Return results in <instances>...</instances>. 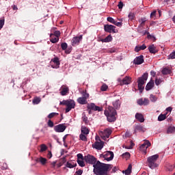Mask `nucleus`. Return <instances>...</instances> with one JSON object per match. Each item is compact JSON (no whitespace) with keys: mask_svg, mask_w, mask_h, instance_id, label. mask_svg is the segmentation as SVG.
<instances>
[{"mask_svg":"<svg viewBox=\"0 0 175 175\" xmlns=\"http://www.w3.org/2000/svg\"><path fill=\"white\" fill-rule=\"evenodd\" d=\"M77 160H85V157H83L82 154L79 153L77 154Z\"/></svg>","mask_w":175,"mask_h":175,"instance_id":"nucleus-54","label":"nucleus"},{"mask_svg":"<svg viewBox=\"0 0 175 175\" xmlns=\"http://www.w3.org/2000/svg\"><path fill=\"white\" fill-rule=\"evenodd\" d=\"M157 11L154 10L151 14H150V18H153V17L156 16Z\"/></svg>","mask_w":175,"mask_h":175,"instance_id":"nucleus-60","label":"nucleus"},{"mask_svg":"<svg viewBox=\"0 0 175 175\" xmlns=\"http://www.w3.org/2000/svg\"><path fill=\"white\" fill-rule=\"evenodd\" d=\"M157 99L158 98L155 95H154V94H150V100L151 102L155 103L157 100Z\"/></svg>","mask_w":175,"mask_h":175,"instance_id":"nucleus-39","label":"nucleus"},{"mask_svg":"<svg viewBox=\"0 0 175 175\" xmlns=\"http://www.w3.org/2000/svg\"><path fill=\"white\" fill-rule=\"evenodd\" d=\"M77 102L80 104V105H86L88 103L87 99L84 98L83 97H79L77 99Z\"/></svg>","mask_w":175,"mask_h":175,"instance_id":"nucleus-29","label":"nucleus"},{"mask_svg":"<svg viewBox=\"0 0 175 175\" xmlns=\"http://www.w3.org/2000/svg\"><path fill=\"white\" fill-rule=\"evenodd\" d=\"M83 40V36L79 37H73L71 40V44L72 46H75L79 44V42Z\"/></svg>","mask_w":175,"mask_h":175,"instance_id":"nucleus-13","label":"nucleus"},{"mask_svg":"<svg viewBox=\"0 0 175 175\" xmlns=\"http://www.w3.org/2000/svg\"><path fill=\"white\" fill-rule=\"evenodd\" d=\"M53 35L55 37L59 38L61 36V32L60 31H55Z\"/></svg>","mask_w":175,"mask_h":175,"instance_id":"nucleus-52","label":"nucleus"},{"mask_svg":"<svg viewBox=\"0 0 175 175\" xmlns=\"http://www.w3.org/2000/svg\"><path fill=\"white\" fill-rule=\"evenodd\" d=\"M148 72L144 73L141 77H139L137 79L138 83V89L140 91H143L144 89V85L145 84L146 81L148 79Z\"/></svg>","mask_w":175,"mask_h":175,"instance_id":"nucleus-4","label":"nucleus"},{"mask_svg":"<svg viewBox=\"0 0 175 175\" xmlns=\"http://www.w3.org/2000/svg\"><path fill=\"white\" fill-rule=\"evenodd\" d=\"M135 118L137 120L139 121L140 122H144V116L142 113H136L135 114Z\"/></svg>","mask_w":175,"mask_h":175,"instance_id":"nucleus-26","label":"nucleus"},{"mask_svg":"<svg viewBox=\"0 0 175 175\" xmlns=\"http://www.w3.org/2000/svg\"><path fill=\"white\" fill-rule=\"evenodd\" d=\"M41 100L40 98H34V99L33 100V105H38L40 103Z\"/></svg>","mask_w":175,"mask_h":175,"instance_id":"nucleus-42","label":"nucleus"},{"mask_svg":"<svg viewBox=\"0 0 175 175\" xmlns=\"http://www.w3.org/2000/svg\"><path fill=\"white\" fill-rule=\"evenodd\" d=\"M52 157H53V154H52L51 152H49V153L47 154V158L51 159Z\"/></svg>","mask_w":175,"mask_h":175,"instance_id":"nucleus-63","label":"nucleus"},{"mask_svg":"<svg viewBox=\"0 0 175 175\" xmlns=\"http://www.w3.org/2000/svg\"><path fill=\"white\" fill-rule=\"evenodd\" d=\"M123 173H124L125 175L131 174V173H132V165L129 164L128 168L125 170H123Z\"/></svg>","mask_w":175,"mask_h":175,"instance_id":"nucleus-27","label":"nucleus"},{"mask_svg":"<svg viewBox=\"0 0 175 175\" xmlns=\"http://www.w3.org/2000/svg\"><path fill=\"white\" fill-rule=\"evenodd\" d=\"M175 59V51L172 52L169 56L168 59Z\"/></svg>","mask_w":175,"mask_h":175,"instance_id":"nucleus-50","label":"nucleus"},{"mask_svg":"<svg viewBox=\"0 0 175 175\" xmlns=\"http://www.w3.org/2000/svg\"><path fill=\"white\" fill-rule=\"evenodd\" d=\"M40 148L41 149L40 150V152H44V151H46L48 149V147L46 146L45 144H42Z\"/></svg>","mask_w":175,"mask_h":175,"instance_id":"nucleus-41","label":"nucleus"},{"mask_svg":"<svg viewBox=\"0 0 175 175\" xmlns=\"http://www.w3.org/2000/svg\"><path fill=\"white\" fill-rule=\"evenodd\" d=\"M161 83H162V80L156 79L155 83L157 86H159L161 84Z\"/></svg>","mask_w":175,"mask_h":175,"instance_id":"nucleus-61","label":"nucleus"},{"mask_svg":"<svg viewBox=\"0 0 175 175\" xmlns=\"http://www.w3.org/2000/svg\"><path fill=\"white\" fill-rule=\"evenodd\" d=\"M162 74L163 75H168L171 74V70L167 68H164L162 71H161Z\"/></svg>","mask_w":175,"mask_h":175,"instance_id":"nucleus-32","label":"nucleus"},{"mask_svg":"<svg viewBox=\"0 0 175 175\" xmlns=\"http://www.w3.org/2000/svg\"><path fill=\"white\" fill-rule=\"evenodd\" d=\"M105 145V142H96L93 145L92 147L97 150H101Z\"/></svg>","mask_w":175,"mask_h":175,"instance_id":"nucleus-14","label":"nucleus"},{"mask_svg":"<svg viewBox=\"0 0 175 175\" xmlns=\"http://www.w3.org/2000/svg\"><path fill=\"white\" fill-rule=\"evenodd\" d=\"M113 152L111 151H107L105 154H100V158H103L107 162H109L113 159Z\"/></svg>","mask_w":175,"mask_h":175,"instance_id":"nucleus-5","label":"nucleus"},{"mask_svg":"<svg viewBox=\"0 0 175 175\" xmlns=\"http://www.w3.org/2000/svg\"><path fill=\"white\" fill-rule=\"evenodd\" d=\"M118 81L120 86H123L124 85H129L131 83V78L129 77H126L123 80L121 79H118Z\"/></svg>","mask_w":175,"mask_h":175,"instance_id":"nucleus-7","label":"nucleus"},{"mask_svg":"<svg viewBox=\"0 0 175 175\" xmlns=\"http://www.w3.org/2000/svg\"><path fill=\"white\" fill-rule=\"evenodd\" d=\"M111 130L109 129H106L104 130L103 132H102L101 137L103 138V140H107V139L109 138L110 135H111Z\"/></svg>","mask_w":175,"mask_h":175,"instance_id":"nucleus-12","label":"nucleus"},{"mask_svg":"<svg viewBox=\"0 0 175 175\" xmlns=\"http://www.w3.org/2000/svg\"><path fill=\"white\" fill-rule=\"evenodd\" d=\"M175 133V126H170L167 130V133Z\"/></svg>","mask_w":175,"mask_h":175,"instance_id":"nucleus-37","label":"nucleus"},{"mask_svg":"<svg viewBox=\"0 0 175 175\" xmlns=\"http://www.w3.org/2000/svg\"><path fill=\"white\" fill-rule=\"evenodd\" d=\"M172 110V108L171 107H167V108H166V111H167L171 112Z\"/></svg>","mask_w":175,"mask_h":175,"instance_id":"nucleus-64","label":"nucleus"},{"mask_svg":"<svg viewBox=\"0 0 175 175\" xmlns=\"http://www.w3.org/2000/svg\"><path fill=\"white\" fill-rule=\"evenodd\" d=\"M137 103L139 106H146L149 104V100L148 98H140L137 101Z\"/></svg>","mask_w":175,"mask_h":175,"instance_id":"nucleus-17","label":"nucleus"},{"mask_svg":"<svg viewBox=\"0 0 175 175\" xmlns=\"http://www.w3.org/2000/svg\"><path fill=\"white\" fill-rule=\"evenodd\" d=\"M58 116V113H49V114L48 115V118H49V120H51V119L53 118H54L55 116Z\"/></svg>","mask_w":175,"mask_h":175,"instance_id":"nucleus-45","label":"nucleus"},{"mask_svg":"<svg viewBox=\"0 0 175 175\" xmlns=\"http://www.w3.org/2000/svg\"><path fill=\"white\" fill-rule=\"evenodd\" d=\"M59 90H61L60 94L62 96H66L69 92V89H68V86H66V85H62Z\"/></svg>","mask_w":175,"mask_h":175,"instance_id":"nucleus-18","label":"nucleus"},{"mask_svg":"<svg viewBox=\"0 0 175 175\" xmlns=\"http://www.w3.org/2000/svg\"><path fill=\"white\" fill-rule=\"evenodd\" d=\"M79 139L82 142H88V137L85 134H80L79 135Z\"/></svg>","mask_w":175,"mask_h":175,"instance_id":"nucleus-34","label":"nucleus"},{"mask_svg":"<svg viewBox=\"0 0 175 175\" xmlns=\"http://www.w3.org/2000/svg\"><path fill=\"white\" fill-rule=\"evenodd\" d=\"M148 33V39L150 38L152 41L156 42V40H157L156 37H154V36H151L150 34V33Z\"/></svg>","mask_w":175,"mask_h":175,"instance_id":"nucleus-49","label":"nucleus"},{"mask_svg":"<svg viewBox=\"0 0 175 175\" xmlns=\"http://www.w3.org/2000/svg\"><path fill=\"white\" fill-rule=\"evenodd\" d=\"M137 131L144 133L146 131V129L142 125L137 124L135 126V133H136Z\"/></svg>","mask_w":175,"mask_h":175,"instance_id":"nucleus-24","label":"nucleus"},{"mask_svg":"<svg viewBox=\"0 0 175 175\" xmlns=\"http://www.w3.org/2000/svg\"><path fill=\"white\" fill-rule=\"evenodd\" d=\"M128 17L131 20V21H133L134 19V17H135V15L133 13L131 12L129 13V14L128 15Z\"/></svg>","mask_w":175,"mask_h":175,"instance_id":"nucleus-55","label":"nucleus"},{"mask_svg":"<svg viewBox=\"0 0 175 175\" xmlns=\"http://www.w3.org/2000/svg\"><path fill=\"white\" fill-rule=\"evenodd\" d=\"M167 117H166V114H162L161 113L159 117H158V120L159 121H163L164 120H166Z\"/></svg>","mask_w":175,"mask_h":175,"instance_id":"nucleus-38","label":"nucleus"},{"mask_svg":"<svg viewBox=\"0 0 175 175\" xmlns=\"http://www.w3.org/2000/svg\"><path fill=\"white\" fill-rule=\"evenodd\" d=\"M122 157L127 160L131 157V154L129 152H125L122 154Z\"/></svg>","mask_w":175,"mask_h":175,"instance_id":"nucleus-43","label":"nucleus"},{"mask_svg":"<svg viewBox=\"0 0 175 175\" xmlns=\"http://www.w3.org/2000/svg\"><path fill=\"white\" fill-rule=\"evenodd\" d=\"M36 162H40L43 165L47 162V159L44 157L37 158L36 159Z\"/></svg>","mask_w":175,"mask_h":175,"instance_id":"nucleus-30","label":"nucleus"},{"mask_svg":"<svg viewBox=\"0 0 175 175\" xmlns=\"http://www.w3.org/2000/svg\"><path fill=\"white\" fill-rule=\"evenodd\" d=\"M66 129V126L64 124H57L54 126V131L57 133H62Z\"/></svg>","mask_w":175,"mask_h":175,"instance_id":"nucleus-9","label":"nucleus"},{"mask_svg":"<svg viewBox=\"0 0 175 175\" xmlns=\"http://www.w3.org/2000/svg\"><path fill=\"white\" fill-rule=\"evenodd\" d=\"M121 102L120 100H116L113 103V106L116 109H119L120 108Z\"/></svg>","mask_w":175,"mask_h":175,"instance_id":"nucleus-28","label":"nucleus"},{"mask_svg":"<svg viewBox=\"0 0 175 175\" xmlns=\"http://www.w3.org/2000/svg\"><path fill=\"white\" fill-rule=\"evenodd\" d=\"M146 48L147 47H146V44H142L140 46H136L135 48V51L136 53H138V52H139L142 50H145Z\"/></svg>","mask_w":175,"mask_h":175,"instance_id":"nucleus-31","label":"nucleus"},{"mask_svg":"<svg viewBox=\"0 0 175 175\" xmlns=\"http://www.w3.org/2000/svg\"><path fill=\"white\" fill-rule=\"evenodd\" d=\"M68 47V45L66 42H62L61 44V48L62 51H66Z\"/></svg>","mask_w":175,"mask_h":175,"instance_id":"nucleus-44","label":"nucleus"},{"mask_svg":"<svg viewBox=\"0 0 175 175\" xmlns=\"http://www.w3.org/2000/svg\"><path fill=\"white\" fill-rule=\"evenodd\" d=\"M108 89V85L107 84H103L102 86H101V91L103 92H106Z\"/></svg>","mask_w":175,"mask_h":175,"instance_id":"nucleus-47","label":"nucleus"},{"mask_svg":"<svg viewBox=\"0 0 175 175\" xmlns=\"http://www.w3.org/2000/svg\"><path fill=\"white\" fill-rule=\"evenodd\" d=\"M60 66V61L58 57H55L51 60V66L53 68H59Z\"/></svg>","mask_w":175,"mask_h":175,"instance_id":"nucleus-8","label":"nucleus"},{"mask_svg":"<svg viewBox=\"0 0 175 175\" xmlns=\"http://www.w3.org/2000/svg\"><path fill=\"white\" fill-rule=\"evenodd\" d=\"M47 125L49 128H53L54 126V123L51 120H49Z\"/></svg>","mask_w":175,"mask_h":175,"instance_id":"nucleus-48","label":"nucleus"},{"mask_svg":"<svg viewBox=\"0 0 175 175\" xmlns=\"http://www.w3.org/2000/svg\"><path fill=\"white\" fill-rule=\"evenodd\" d=\"M123 5H124L123 2L120 1L118 4V9L122 10L123 8Z\"/></svg>","mask_w":175,"mask_h":175,"instance_id":"nucleus-57","label":"nucleus"},{"mask_svg":"<svg viewBox=\"0 0 175 175\" xmlns=\"http://www.w3.org/2000/svg\"><path fill=\"white\" fill-rule=\"evenodd\" d=\"M144 62V56L140 55L134 59V64L135 65H142Z\"/></svg>","mask_w":175,"mask_h":175,"instance_id":"nucleus-19","label":"nucleus"},{"mask_svg":"<svg viewBox=\"0 0 175 175\" xmlns=\"http://www.w3.org/2000/svg\"><path fill=\"white\" fill-rule=\"evenodd\" d=\"M82 95H83L82 98H84L85 100L90 98L89 94L86 93V92H83Z\"/></svg>","mask_w":175,"mask_h":175,"instance_id":"nucleus-46","label":"nucleus"},{"mask_svg":"<svg viewBox=\"0 0 175 175\" xmlns=\"http://www.w3.org/2000/svg\"><path fill=\"white\" fill-rule=\"evenodd\" d=\"M154 86V82L152 80H150L146 85V90L149 91L152 90Z\"/></svg>","mask_w":175,"mask_h":175,"instance_id":"nucleus-23","label":"nucleus"},{"mask_svg":"<svg viewBox=\"0 0 175 175\" xmlns=\"http://www.w3.org/2000/svg\"><path fill=\"white\" fill-rule=\"evenodd\" d=\"M113 25H116L117 27L122 26V23L121 22H118L117 21H115Z\"/></svg>","mask_w":175,"mask_h":175,"instance_id":"nucleus-58","label":"nucleus"},{"mask_svg":"<svg viewBox=\"0 0 175 175\" xmlns=\"http://www.w3.org/2000/svg\"><path fill=\"white\" fill-rule=\"evenodd\" d=\"M81 134L88 135L90 133V130L85 126H81Z\"/></svg>","mask_w":175,"mask_h":175,"instance_id":"nucleus-25","label":"nucleus"},{"mask_svg":"<svg viewBox=\"0 0 175 175\" xmlns=\"http://www.w3.org/2000/svg\"><path fill=\"white\" fill-rule=\"evenodd\" d=\"M104 114L107 117V121L109 122H113L117 120V111L111 106H109L105 109Z\"/></svg>","mask_w":175,"mask_h":175,"instance_id":"nucleus-2","label":"nucleus"},{"mask_svg":"<svg viewBox=\"0 0 175 175\" xmlns=\"http://www.w3.org/2000/svg\"><path fill=\"white\" fill-rule=\"evenodd\" d=\"M5 25V19H0V30L3 29Z\"/></svg>","mask_w":175,"mask_h":175,"instance_id":"nucleus-51","label":"nucleus"},{"mask_svg":"<svg viewBox=\"0 0 175 175\" xmlns=\"http://www.w3.org/2000/svg\"><path fill=\"white\" fill-rule=\"evenodd\" d=\"M83 170H79L76 172L77 175H81V174H83Z\"/></svg>","mask_w":175,"mask_h":175,"instance_id":"nucleus-62","label":"nucleus"},{"mask_svg":"<svg viewBox=\"0 0 175 175\" xmlns=\"http://www.w3.org/2000/svg\"><path fill=\"white\" fill-rule=\"evenodd\" d=\"M68 103V100H63L62 102H60L59 105H66V106Z\"/></svg>","mask_w":175,"mask_h":175,"instance_id":"nucleus-59","label":"nucleus"},{"mask_svg":"<svg viewBox=\"0 0 175 175\" xmlns=\"http://www.w3.org/2000/svg\"><path fill=\"white\" fill-rule=\"evenodd\" d=\"M112 40H113V38L111 35H109L106 38H105L104 39H100V42H102L103 43H109L112 41Z\"/></svg>","mask_w":175,"mask_h":175,"instance_id":"nucleus-22","label":"nucleus"},{"mask_svg":"<svg viewBox=\"0 0 175 175\" xmlns=\"http://www.w3.org/2000/svg\"><path fill=\"white\" fill-rule=\"evenodd\" d=\"M135 146V144L131 141V145L129 146H125L126 149H132L133 146Z\"/></svg>","mask_w":175,"mask_h":175,"instance_id":"nucleus-56","label":"nucleus"},{"mask_svg":"<svg viewBox=\"0 0 175 175\" xmlns=\"http://www.w3.org/2000/svg\"><path fill=\"white\" fill-rule=\"evenodd\" d=\"M66 166L68 167V168H70V169H72V168H74V167H75L76 166H77V163H71L70 162H69V161H68L67 163H66Z\"/></svg>","mask_w":175,"mask_h":175,"instance_id":"nucleus-36","label":"nucleus"},{"mask_svg":"<svg viewBox=\"0 0 175 175\" xmlns=\"http://www.w3.org/2000/svg\"><path fill=\"white\" fill-rule=\"evenodd\" d=\"M159 154H154L148 157L147 159L148 165L150 169L154 170L158 167L157 161L159 159Z\"/></svg>","mask_w":175,"mask_h":175,"instance_id":"nucleus-3","label":"nucleus"},{"mask_svg":"<svg viewBox=\"0 0 175 175\" xmlns=\"http://www.w3.org/2000/svg\"><path fill=\"white\" fill-rule=\"evenodd\" d=\"M75 103L73 100H68V103L66 105V113H68L72 110V109H75Z\"/></svg>","mask_w":175,"mask_h":175,"instance_id":"nucleus-10","label":"nucleus"},{"mask_svg":"<svg viewBox=\"0 0 175 175\" xmlns=\"http://www.w3.org/2000/svg\"><path fill=\"white\" fill-rule=\"evenodd\" d=\"M59 41V38L54 36L53 33L50 34V42L52 43H57Z\"/></svg>","mask_w":175,"mask_h":175,"instance_id":"nucleus-21","label":"nucleus"},{"mask_svg":"<svg viewBox=\"0 0 175 175\" xmlns=\"http://www.w3.org/2000/svg\"><path fill=\"white\" fill-rule=\"evenodd\" d=\"M93 167V172L96 175H109V172L112 169L113 165L97 161Z\"/></svg>","mask_w":175,"mask_h":175,"instance_id":"nucleus-1","label":"nucleus"},{"mask_svg":"<svg viewBox=\"0 0 175 175\" xmlns=\"http://www.w3.org/2000/svg\"><path fill=\"white\" fill-rule=\"evenodd\" d=\"M77 163L79 165V166H81V167H83L85 166V162H84V159H77Z\"/></svg>","mask_w":175,"mask_h":175,"instance_id":"nucleus-40","label":"nucleus"},{"mask_svg":"<svg viewBox=\"0 0 175 175\" xmlns=\"http://www.w3.org/2000/svg\"><path fill=\"white\" fill-rule=\"evenodd\" d=\"M116 26L113 25H105L104 26V30L105 32L111 33V31L113 33H116L117 31L115 30Z\"/></svg>","mask_w":175,"mask_h":175,"instance_id":"nucleus-15","label":"nucleus"},{"mask_svg":"<svg viewBox=\"0 0 175 175\" xmlns=\"http://www.w3.org/2000/svg\"><path fill=\"white\" fill-rule=\"evenodd\" d=\"M82 120L85 125H88L90 122L88 120V118L86 116L85 113H83Z\"/></svg>","mask_w":175,"mask_h":175,"instance_id":"nucleus-33","label":"nucleus"},{"mask_svg":"<svg viewBox=\"0 0 175 175\" xmlns=\"http://www.w3.org/2000/svg\"><path fill=\"white\" fill-rule=\"evenodd\" d=\"M139 22L141 23H140V27H144L145 25V23L146 22V17H143L141 19L139 20Z\"/></svg>","mask_w":175,"mask_h":175,"instance_id":"nucleus-35","label":"nucleus"},{"mask_svg":"<svg viewBox=\"0 0 175 175\" xmlns=\"http://www.w3.org/2000/svg\"><path fill=\"white\" fill-rule=\"evenodd\" d=\"M87 109L93 110V111H102L103 110V107L96 106L94 103H91L90 104H88Z\"/></svg>","mask_w":175,"mask_h":175,"instance_id":"nucleus-11","label":"nucleus"},{"mask_svg":"<svg viewBox=\"0 0 175 175\" xmlns=\"http://www.w3.org/2000/svg\"><path fill=\"white\" fill-rule=\"evenodd\" d=\"M149 53L151 54H157L158 53V50L154 44H151L148 46Z\"/></svg>","mask_w":175,"mask_h":175,"instance_id":"nucleus-20","label":"nucleus"},{"mask_svg":"<svg viewBox=\"0 0 175 175\" xmlns=\"http://www.w3.org/2000/svg\"><path fill=\"white\" fill-rule=\"evenodd\" d=\"M107 21L109 23H111L113 24L115 23L116 21L112 17H107Z\"/></svg>","mask_w":175,"mask_h":175,"instance_id":"nucleus-53","label":"nucleus"},{"mask_svg":"<svg viewBox=\"0 0 175 175\" xmlns=\"http://www.w3.org/2000/svg\"><path fill=\"white\" fill-rule=\"evenodd\" d=\"M151 146H152V144L148 140H145V142H144V144L139 146V149L141 151H144L145 150H146L148 147H150Z\"/></svg>","mask_w":175,"mask_h":175,"instance_id":"nucleus-16","label":"nucleus"},{"mask_svg":"<svg viewBox=\"0 0 175 175\" xmlns=\"http://www.w3.org/2000/svg\"><path fill=\"white\" fill-rule=\"evenodd\" d=\"M84 161L86 162V163H90L93 165L96 163L97 159L94 156H91L88 154V156H84Z\"/></svg>","mask_w":175,"mask_h":175,"instance_id":"nucleus-6","label":"nucleus"}]
</instances>
